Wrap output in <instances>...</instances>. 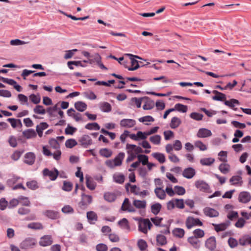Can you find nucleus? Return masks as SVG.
Wrapping results in <instances>:
<instances>
[{
    "instance_id": "nucleus-16",
    "label": "nucleus",
    "mask_w": 251,
    "mask_h": 251,
    "mask_svg": "<svg viewBox=\"0 0 251 251\" xmlns=\"http://www.w3.org/2000/svg\"><path fill=\"white\" fill-rule=\"evenodd\" d=\"M212 135L211 131L206 128H201L199 129L197 136L199 138H206Z\"/></svg>"
},
{
    "instance_id": "nucleus-25",
    "label": "nucleus",
    "mask_w": 251,
    "mask_h": 251,
    "mask_svg": "<svg viewBox=\"0 0 251 251\" xmlns=\"http://www.w3.org/2000/svg\"><path fill=\"white\" fill-rule=\"evenodd\" d=\"M75 108L80 112L84 111L87 107V104L81 101H78L75 103Z\"/></svg>"
},
{
    "instance_id": "nucleus-44",
    "label": "nucleus",
    "mask_w": 251,
    "mask_h": 251,
    "mask_svg": "<svg viewBox=\"0 0 251 251\" xmlns=\"http://www.w3.org/2000/svg\"><path fill=\"white\" fill-rule=\"evenodd\" d=\"M7 121L9 122L13 128H16L18 124L20 126H22V122L20 119H15L14 118H8Z\"/></svg>"
},
{
    "instance_id": "nucleus-21",
    "label": "nucleus",
    "mask_w": 251,
    "mask_h": 251,
    "mask_svg": "<svg viewBox=\"0 0 251 251\" xmlns=\"http://www.w3.org/2000/svg\"><path fill=\"white\" fill-rule=\"evenodd\" d=\"M23 135L26 139H30L36 136V132L33 129H27L23 132Z\"/></svg>"
},
{
    "instance_id": "nucleus-51",
    "label": "nucleus",
    "mask_w": 251,
    "mask_h": 251,
    "mask_svg": "<svg viewBox=\"0 0 251 251\" xmlns=\"http://www.w3.org/2000/svg\"><path fill=\"white\" fill-rule=\"evenodd\" d=\"M35 113L38 114L44 115L46 113V110L42 105H37L33 109Z\"/></svg>"
},
{
    "instance_id": "nucleus-59",
    "label": "nucleus",
    "mask_w": 251,
    "mask_h": 251,
    "mask_svg": "<svg viewBox=\"0 0 251 251\" xmlns=\"http://www.w3.org/2000/svg\"><path fill=\"white\" fill-rule=\"evenodd\" d=\"M190 117L196 121H201L203 118V115L197 112H192L190 114Z\"/></svg>"
},
{
    "instance_id": "nucleus-2",
    "label": "nucleus",
    "mask_w": 251,
    "mask_h": 251,
    "mask_svg": "<svg viewBox=\"0 0 251 251\" xmlns=\"http://www.w3.org/2000/svg\"><path fill=\"white\" fill-rule=\"evenodd\" d=\"M185 224L188 229H191L195 226H202L203 225L199 219L194 218L191 216H189L187 218Z\"/></svg>"
},
{
    "instance_id": "nucleus-39",
    "label": "nucleus",
    "mask_w": 251,
    "mask_h": 251,
    "mask_svg": "<svg viewBox=\"0 0 251 251\" xmlns=\"http://www.w3.org/2000/svg\"><path fill=\"white\" fill-rule=\"evenodd\" d=\"M104 198L108 202H113L116 199V196L114 193L107 192L104 194Z\"/></svg>"
},
{
    "instance_id": "nucleus-52",
    "label": "nucleus",
    "mask_w": 251,
    "mask_h": 251,
    "mask_svg": "<svg viewBox=\"0 0 251 251\" xmlns=\"http://www.w3.org/2000/svg\"><path fill=\"white\" fill-rule=\"evenodd\" d=\"M27 227L29 228L34 229H43V228L42 224L40 223H30L27 225Z\"/></svg>"
},
{
    "instance_id": "nucleus-19",
    "label": "nucleus",
    "mask_w": 251,
    "mask_h": 251,
    "mask_svg": "<svg viewBox=\"0 0 251 251\" xmlns=\"http://www.w3.org/2000/svg\"><path fill=\"white\" fill-rule=\"evenodd\" d=\"M212 93L215 95L212 97V99L214 100L223 101L226 100V96L225 94L221 93L217 90H213Z\"/></svg>"
},
{
    "instance_id": "nucleus-45",
    "label": "nucleus",
    "mask_w": 251,
    "mask_h": 251,
    "mask_svg": "<svg viewBox=\"0 0 251 251\" xmlns=\"http://www.w3.org/2000/svg\"><path fill=\"white\" fill-rule=\"evenodd\" d=\"M139 121L141 123H144L146 125H149L148 123H145L146 122H153L154 121V119L151 117V116H146L139 119Z\"/></svg>"
},
{
    "instance_id": "nucleus-26",
    "label": "nucleus",
    "mask_w": 251,
    "mask_h": 251,
    "mask_svg": "<svg viewBox=\"0 0 251 251\" xmlns=\"http://www.w3.org/2000/svg\"><path fill=\"white\" fill-rule=\"evenodd\" d=\"M212 225L214 226L215 231L218 232L226 229L229 224L228 223H222L220 224H212Z\"/></svg>"
},
{
    "instance_id": "nucleus-46",
    "label": "nucleus",
    "mask_w": 251,
    "mask_h": 251,
    "mask_svg": "<svg viewBox=\"0 0 251 251\" xmlns=\"http://www.w3.org/2000/svg\"><path fill=\"white\" fill-rule=\"evenodd\" d=\"M85 127L89 130H99L100 126L97 123H92L87 124Z\"/></svg>"
},
{
    "instance_id": "nucleus-34",
    "label": "nucleus",
    "mask_w": 251,
    "mask_h": 251,
    "mask_svg": "<svg viewBox=\"0 0 251 251\" xmlns=\"http://www.w3.org/2000/svg\"><path fill=\"white\" fill-rule=\"evenodd\" d=\"M219 169L223 174H226L230 171V165L226 163H222L219 165Z\"/></svg>"
},
{
    "instance_id": "nucleus-42",
    "label": "nucleus",
    "mask_w": 251,
    "mask_h": 251,
    "mask_svg": "<svg viewBox=\"0 0 251 251\" xmlns=\"http://www.w3.org/2000/svg\"><path fill=\"white\" fill-rule=\"evenodd\" d=\"M215 161V159L211 157L202 158L200 160V163L204 166H210Z\"/></svg>"
},
{
    "instance_id": "nucleus-4",
    "label": "nucleus",
    "mask_w": 251,
    "mask_h": 251,
    "mask_svg": "<svg viewBox=\"0 0 251 251\" xmlns=\"http://www.w3.org/2000/svg\"><path fill=\"white\" fill-rule=\"evenodd\" d=\"M43 174L44 176H49L51 180H55L59 174L58 171L54 168L53 170H50L45 168L43 171Z\"/></svg>"
},
{
    "instance_id": "nucleus-7",
    "label": "nucleus",
    "mask_w": 251,
    "mask_h": 251,
    "mask_svg": "<svg viewBox=\"0 0 251 251\" xmlns=\"http://www.w3.org/2000/svg\"><path fill=\"white\" fill-rule=\"evenodd\" d=\"M136 125V121L131 119H124L121 120L120 125L125 128H131Z\"/></svg>"
},
{
    "instance_id": "nucleus-5",
    "label": "nucleus",
    "mask_w": 251,
    "mask_h": 251,
    "mask_svg": "<svg viewBox=\"0 0 251 251\" xmlns=\"http://www.w3.org/2000/svg\"><path fill=\"white\" fill-rule=\"evenodd\" d=\"M126 55L130 57L131 67H128L126 64H124L125 67L127 68L129 71H134L138 69L140 67L138 62L137 60L133 58V57H134L140 59H141V58L138 56L133 55L131 54H127Z\"/></svg>"
},
{
    "instance_id": "nucleus-32",
    "label": "nucleus",
    "mask_w": 251,
    "mask_h": 251,
    "mask_svg": "<svg viewBox=\"0 0 251 251\" xmlns=\"http://www.w3.org/2000/svg\"><path fill=\"white\" fill-rule=\"evenodd\" d=\"M86 186L87 187L91 190H93L95 189L96 186V182L93 179L90 177H86Z\"/></svg>"
},
{
    "instance_id": "nucleus-58",
    "label": "nucleus",
    "mask_w": 251,
    "mask_h": 251,
    "mask_svg": "<svg viewBox=\"0 0 251 251\" xmlns=\"http://www.w3.org/2000/svg\"><path fill=\"white\" fill-rule=\"evenodd\" d=\"M27 187L31 190H35L38 188L37 182L35 180H31L26 182Z\"/></svg>"
},
{
    "instance_id": "nucleus-30",
    "label": "nucleus",
    "mask_w": 251,
    "mask_h": 251,
    "mask_svg": "<svg viewBox=\"0 0 251 251\" xmlns=\"http://www.w3.org/2000/svg\"><path fill=\"white\" fill-rule=\"evenodd\" d=\"M130 187L131 193L134 194L135 195H138L139 194L140 189L135 185H131L130 183H127L126 185V188L128 189V187Z\"/></svg>"
},
{
    "instance_id": "nucleus-3",
    "label": "nucleus",
    "mask_w": 251,
    "mask_h": 251,
    "mask_svg": "<svg viewBox=\"0 0 251 251\" xmlns=\"http://www.w3.org/2000/svg\"><path fill=\"white\" fill-rule=\"evenodd\" d=\"M36 244V241L35 239L27 238L21 243L20 247L22 249H28L33 248Z\"/></svg>"
},
{
    "instance_id": "nucleus-27",
    "label": "nucleus",
    "mask_w": 251,
    "mask_h": 251,
    "mask_svg": "<svg viewBox=\"0 0 251 251\" xmlns=\"http://www.w3.org/2000/svg\"><path fill=\"white\" fill-rule=\"evenodd\" d=\"M44 215L51 219H56L59 217L58 212L53 210H46Z\"/></svg>"
},
{
    "instance_id": "nucleus-55",
    "label": "nucleus",
    "mask_w": 251,
    "mask_h": 251,
    "mask_svg": "<svg viewBox=\"0 0 251 251\" xmlns=\"http://www.w3.org/2000/svg\"><path fill=\"white\" fill-rule=\"evenodd\" d=\"M188 241L189 243L193 245L195 248H197L199 247V241L197 239V238L195 237H191L188 238Z\"/></svg>"
},
{
    "instance_id": "nucleus-22",
    "label": "nucleus",
    "mask_w": 251,
    "mask_h": 251,
    "mask_svg": "<svg viewBox=\"0 0 251 251\" xmlns=\"http://www.w3.org/2000/svg\"><path fill=\"white\" fill-rule=\"evenodd\" d=\"M229 182L232 185H236L239 184L241 186L243 183L242 178L239 176H234L230 178Z\"/></svg>"
},
{
    "instance_id": "nucleus-29",
    "label": "nucleus",
    "mask_w": 251,
    "mask_h": 251,
    "mask_svg": "<svg viewBox=\"0 0 251 251\" xmlns=\"http://www.w3.org/2000/svg\"><path fill=\"white\" fill-rule=\"evenodd\" d=\"M118 224L122 229L128 231L129 230L130 226L129 225L128 220L126 218H123L119 221Z\"/></svg>"
},
{
    "instance_id": "nucleus-35",
    "label": "nucleus",
    "mask_w": 251,
    "mask_h": 251,
    "mask_svg": "<svg viewBox=\"0 0 251 251\" xmlns=\"http://www.w3.org/2000/svg\"><path fill=\"white\" fill-rule=\"evenodd\" d=\"M181 122V120L179 118L174 117L171 120L170 127L172 128H176L180 125Z\"/></svg>"
},
{
    "instance_id": "nucleus-37",
    "label": "nucleus",
    "mask_w": 251,
    "mask_h": 251,
    "mask_svg": "<svg viewBox=\"0 0 251 251\" xmlns=\"http://www.w3.org/2000/svg\"><path fill=\"white\" fill-rule=\"evenodd\" d=\"M133 204L138 209L145 208L146 206V201L135 200L133 201Z\"/></svg>"
},
{
    "instance_id": "nucleus-14",
    "label": "nucleus",
    "mask_w": 251,
    "mask_h": 251,
    "mask_svg": "<svg viewBox=\"0 0 251 251\" xmlns=\"http://www.w3.org/2000/svg\"><path fill=\"white\" fill-rule=\"evenodd\" d=\"M205 246L211 251H214L216 247V239L214 237H210L205 242Z\"/></svg>"
},
{
    "instance_id": "nucleus-1",
    "label": "nucleus",
    "mask_w": 251,
    "mask_h": 251,
    "mask_svg": "<svg viewBox=\"0 0 251 251\" xmlns=\"http://www.w3.org/2000/svg\"><path fill=\"white\" fill-rule=\"evenodd\" d=\"M152 226L148 219H142L139 223V230L144 233H147L148 230L150 229Z\"/></svg>"
},
{
    "instance_id": "nucleus-56",
    "label": "nucleus",
    "mask_w": 251,
    "mask_h": 251,
    "mask_svg": "<svg viewBox=\"0 0 251 251\" xmlns=\"http://www.w3.org/2000/svg\"><path fill=\"white\" fill-rule=\"evenodd\" d=\"M77 145V142L74 139L67 140L65 142V146L68 148H72Z\"/></svg>"
},
{
    "instance_id": "nucleus-41",
    "label": "nucleus",
    "mask_w": 251,
    "mask_h": 251,
    "mask_svg": "<svg viewBox=\"0 0 251 251\" xmlns=\"http://www.w3.org/2000/svg\"><path fill=\"white\" fill-rule=\"evenodd\" d=\"M100 154L102 156L108 158L112 155V151L107 148H103L100 150Z\"/></svg>"
},
{
    "instance_id": "nucleus-49",
    "label": "nucleus",
    "mask_w": 251,
    "mask_h": 251,
    "mask_svg": "<svg viewBox=\"0 0 251 251\" xmlns=\"http://www.w3.org/2000/svg\"><path fill=\"white\" fill-rule=\"evenodd\" d=\"M174 109H175V110H177L179 112L185 113L187 112L188 108L186 105H184L180 103H177L175 105Z\"/></svg>"
},
{
    "instance_id": "nucleus-47",
    "label": "nucleus",
    "mask_w": 251,
    "mask_h": 251,
    "mask_svg": "<svg viewBox=\"0 0 251 251\" xmlns=\"http://www.w3.org/2000/svg\"><path fill=\"white\" fill-rule=\"evenodd\" d=\"M156 241L157 243L161 246H163L167 243L166 237L161 234H159L156 236Z\"/></svg>"
},
{
    "instance_id": "nucleus-53",
    "label": "nucleus",
    "mask_w": 251,
    "mask_h": 251,
    "mask_svg": "<svg viewBox=\"0 0 251 251\" xmlns=\"http://www.w3.org/2000/svg\"><path fill=\"white\" fill-rule=\"evenodd\" d=\"M138 246L141 251H146L148 247L147 242L143 239H140L138 241Z\"/></svg>"
},
{
    "instance_id": "nucleus-36",
    "label": "nucleus",
    "mask_w": 251,
    "mask_h": 251,
    "mask_svg": "<svg viewBox=\"0 0 251 251\" xmlns=\"http://www.w3.org/2000/svg\"><path fill=\"white\" fill-rule=\"evenodd\" d=\"M87 218L90 223H94L93 222L97 221L98 216L97 214L94 211H89L87 213Z\"/></svg>"
},
{
    "instance_id": "nucleus-8",
    "label": "nucleus",
    "mask_w": 251,
    "mask_h": 251,
    "mask_svg": "<svg viewBox=\"0 0 251 251\" xmlns=\"http://www.w3.org/2000/svg\"><path fill=\"white\" fill-rule=\"evenodd\" d=\"M121 209L123 211H127L130 212H134L136 210L129 202L128 198H125L121 206Z\"/></svg>"
},
{
    "instance_id": "nucleus-40",
    "label": "nucleus",
    "mask_w": 251,
    "mask_h": 251,
    "mask_svg": "<svg viewBox=\"0 0 251 251\" xmlns=\"http://www.w3.org/2000/svg\"><path fill=\"white\" fill-rule=\"evenodd\" d=\"M224 103L226 105L231 108H234L236 105L239 104V101L236 99H232L229 100H225Z\"/></svg>"
},
{
    "instance_id": "nucleus-9",
    "label": "nucleus",
    "mask_w": 251,
    "mask_h": 251,
    "mask_svg": "<svg viewBox=\"0 0 251 251\" xmlns=\"http://www.w3.org/2000/svg\"><path fill=\"white\" fill-rule=\"evenodd\" d=\"M80 144L85 148L92 144V140L88 135H84L78 140Z\"/></svg>"
},
{
    "instance_id": "nucleus-50",
    "label": "nucleus",
    "mask_w": 251,
    "mask_h": 251,
    "mask_svg": "<svg viewBox=\"0 0 251 251\" xmlns=\"http://www.w3.org/2000/svg\"><path fill=\"white\" fill-rule=\"evenodd\" d=\"M83 95L84 97L89 100H94L97 98L96 95L92 91L85 92L83 93Z\"/></svg>"
},
{
    "instance_id": "nucleus-54",
    "label": "nucleus",
    "mask_w": 251,
    "mask_h": 251,
    "mask_svg": "<svg viewBox=\"0 0 251 251\" xmlns=\"http://www.w3.org/2000/svg\"><path fill=\"white\" fill-rule=\"evenodd\" d=\"M139 162H141L143 165L148 163V157L146 155L139 154L137 156Z\"/></svg>"
},
{
    "instance_id": "nucleus-13",
    "label": "nucleus",
    "mask_w": 251,
    "mask_h": 251,
    "mask_svg": "<svg viewBox=\"0 0 251 251\" xmlns=\"http://www.w3.org/2000/svg\"><path fill=\"white\" fill-rule=\"evenodd\" d=\"M195 174L196 171L192 167H188L185 169L182 173L183 176L187 179H191L193 178Z\"/></svg>"
},
{
    "instance_id": "nucleus-20",
    "label": "nucleus",
    "mask_w": 251,
    "mask_h": 251,
    "mask_svg": "<svg viewBox=\"0 0 251 251\" xmlns=\"http://www.w3.org/2000/svg\"><path fill=\"white\" fill-rule=\"evenodd\" d=\"M125 154L124 152H120L113 160L116 166H120L122 164V161L124 159Z\"/></svg>"
},
{
    "instance_id": "nucleus-43",
    "label": "nucleus",
    "mask_w": 251,
    "mask_h": 251,
    "mask_svg": "<svg viewBox=\"0 0 251 251\" xmlns=\"http://www.w3.org/2000/svg\"><path fill=\"white\" fill-rule=\"evenodd\" d=\"M161 205L159 203H156L151 206V212L154 215H157L160 211Z\"/></svg>"
},
{
    "instance_id": "nucleus-6",
    "label": "nucleus",
    "mask_w": 251,
    "mask_h": 251,
    "mask_svg": "<svg viewBox=\"0 0 251 251\" xmlns=\"http://www.w3.org/2000/svg\"><path fill=\"white\" fill-rule=\"evenodd\" d=\"M53 243V239L51 235H46L40 238L39 245L42 247L50 246Z\"/></svg>"
},
{
    "instance_id": "nucleus-61",
    "label": "nucleus",
    "mask_w": 251,
    "mask_h": 251,
    "mask_svg": "<svg viewBox=\"0 0 251 251\" xmlns=\"http://www.w3.org/2000/svg\"><path fill=\"white\" fill-rule=\"evenodd\" d=\"M29 99L34 104H38L40 102L41 99L39 95L31 94L29 96Z\"/></svg>"
},
{
    "instance_id": "nucleus-23",
    "label": "nucleus",
    "mask_w": 251,
    "mask_h": 251,
    "mask_svg": "<svg viewBox=\"0 0 251 251\" xmlns=\"http://www.w3.org/2000/svg\"><path fill=\"white\" fill-rule=\"evenodd\" d=\"M239 243L241 246L251 245V237L245 235L239 240Z\"/></svg>"
},
{
    "instance_id": "nucleus-10",
    "label": "nucleus",
    "mask_w": 251,
    "mask_h": 251,
    "mask_svg": "<svg viewBox=\"0 0 251 251\" xmlns=\"http://www.w3.org/2000/svg\"><path fill=\"white\" fill-rule=\"evenodd\" d=\"M195 186L200 191L207 192L209 189V186L207 183L203 180H198L195 182Z\"/></svg>"
},
{
    "instance_id": "nucleus-64",
    "label": "nucleus",
    "mask_w": 251,
    "mask_h": 251,
    "mask_svg": "<svg viewBox=\"0 0 251 251\" xmlns=\"http://www.w3.org/2000/svg\"><path fill=\"white\" fill-rule=\"evenodd\" d=\"M196 147L198 148L201 151H205L207 150V147L202 142L200 141H197L195 143Z\"/></svg>"
},
{
    "instance_id": "nucleus-28",
    "label": "nucleus",
    "mask_w": 251,
    "mask_h": 251,
    "mask_svg": "<svg viewBox=\"0 0 251 251\" xmlns=\"http://www.w3.org/2000/svg\"><path fill=\"white\" fill-rule=\"evenodd\" d=\"M100 108L102 112H109L111 110V106L107 102H102L100 103Z\"/></svg>"
},
{
    "instance_id": "nucleus-57",
    "label": "nucleus",
    "mask_w": 251,
    "mask_h": 251,
    "mask_svg": "<svg viewBox=\"0 0 251 251\" xmlns=\"http://www.w3.org/2000/svg\"><path fill=\"white\" fill-rule=\"evenodd\" d=\"M175 193L178 195H183L186 191L184 187L179 186H175L174 187Z\"/></svg>"
},
{
    "instance_id": "nucleus-33",
    "label": "nucleus",
    "mask_w": 251,
    "mask_h": 251,
    "mask_svg": "<svg viewBox=\"0 0 251 251\" xmlns=\"http://www.w3.org/2000/svg\"><path fill=\"white\" fill-rule=\"evenodd\" d=\"M152 156L157 160L160 163H163L165 162V156L163 153L155 152L152 154Z\"/></svg>"
},
{
    "instance_id": "nucleus-63",
    "label": "nucleus",
    "mask_w": 251,
    "mask_h": 251,
    "mask_svg": "<svg viewBox=\"0 0 251 251\" xmlns=\"http://www.w3.org/2000/svg\"><path fill=\"white\" fill-rule=\"evenodd\" d=\"M193 233L195 235L194 237L198 238H201L204 236V231L201 229H196L193 231Z\"/></svg>"
},
{
    "instance_id": "nucleus-38",
    "label": "nucleus",
    "mask_w": 251,
    "mask_h": 251,
    "mask_svg": "<svg viewBox=\"0 0 251 251\" xmlns=\"http://www.w3.org/2000/svg\"><path fill=\"white\" fill-rule=\"evenodd\" d=\"M185 231L181 228H176L173 230V235L178 238H182L184 236Z\"/></svg>"
},
{
    "instance_id": "nucleus-48",
    "label": "nucleus",
    "mask_w": 251,
    "mask_h": 251,
    "mask_svg": "<svg viewBox=\"0 0 251 251\" xmlns=\"http://www.w3.org/2000/svg\"><path fill=\"white\" fill-rule=\"evenodd\" d=\"M161 136L159 135H155L150 138V141L154 145H159L161 141Z\"/></svg>"
},
{
    "instance_id": "nucleus-18",
    "label": "nucleus",
    "mask_w": 251,
    "mask_h": 251,
    "mask_svg": "<svg viewBox=\"0 0 251 251\" xmlns=\"http://www.w3.org/2000/svg\"><path fill=\"white\" fill-rule=\"evenodd\" d=\"M49 127V125L46 122H42L36 126V132L40 137L43 136V131Z\"/></svg>"
},
{
    "instance_id": "nucleus-24",
    "label": "nucleus",
    "mask_w": 251,
    "mask_h": 251,
    "mask_svg": "<svg viewBox=\"0 0 251 251\" xmlns=\"http://www.w3.org/2000/svg\"><path fill=\"white\" fill-rule=\"evenodd\" d=\"M154 193L156 197L160 200H164L166 198V195L165 191L160 187L155 188Z\"/></svg>"
},
{
    "instance_id": "nucleus-62",
    "label": "nucleus",
    "mask_w": 251,
    "mask_h": 251,
    "mask_svg": "<svg viewBox=\"0 0 251 251\" xmlns=\"http://www.w3.org/2000/svg\"><path fill=\"white\" fill-rule=\"evenodd\" d=\"M61 211L65 214H71L74 211V209L70 205H67L62 208Z\"/></svg>"
},
{
    "instance_id": "nucleus-60",
    "label": "nucleus",
    "mask_w": 251,
    "mask_h": 251,
    "mask_svg": "<svg viewBox=\"0 0 251 251\" xmlns=\"http://www.w3.org/2000/svg\"><path fill=\"white\" fill-rule=\"evenodd\" d=\"M227 152L226 151H221L218 153V156L220 157L219 159L222 162H227Z\"/></svg>"
},
{
    "instance_id": "nucleus-15",
    "label": "nucleus",
    "mask_w": 251,
    "mask_h": 251,
    "mask_svg": "<svg viewBox=\"0 0 251 251\" xmlns=\"http://www.w3.org/2000/svg\"><path fill=\"white\" fill-rule=\"evenodd\" d=\"M204 214L209 217H217L219 216V212L215 209L206 207L203 209Z\"/></svg>"
},
{
    "instance_id": "nucleus-11",
    "label": "nucleus",
    "mask_w": 251,
    "mask_h": 251,
    "mask_svg": "<svg viewBox=\"0 0 251 251\" xmlns=\"http://www.w3.org/2000/svg\"><path fill=\"white\" fill-rule=\"evenodd\" d=\"M35 154L32 152H29L25 155L24 162L29 165H32L34 164L35 160Z\"/></svg>"
},
{
    "instance_id": "nucleus-31",
    "label": "nucleus",
    "mask_w": 251,
    "mask_h": 251,
    "mask_svg": "<svg viewBox=\"0 0 251 251\" xmlns=\"http://www.w3.org/2000/svg\"><path fill=\"white\" fill-rule=\"evenodd\" d=\"M113 178L114 180L117 183L122 184L125 181L124 175L120 173L114 174Z\"/></svg>"
},
{
    "instance_id": "nucleus-17",
    "label": "nucleus",
    "mask_w": 251,
    "mask_h": 251,
    "mask_svg": "<svg viewBox=\"0 0 251 251\" xmlns=\"http://www.w3.org/2000/svg\"><path fill=\"white\" fill-rule=\"evenodd\" d=\"M239 201L243 203H247L250 201L251 196L250 194L248 192H241L239 196Z\"/></svg>"
},
{
    "instance_id": "nucleus-12",
    "label": "nucleus",
    "mask_w": 251,
    "mask_h": 251,
    "mask_svg": "<svg viewBox=\"0 0 251 251\" xmlns=\"http://www.w3.org/2000/svg\"><path fill=\"white\" fill-rule=\"evenodd\" d=\"M92 201V197L90 195H85L82 194L81 195V201L79 202L80 206H87L88 205L90 204Z\"/></svg>"
}]
</instances>
